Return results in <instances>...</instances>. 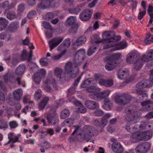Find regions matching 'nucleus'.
Returning <instances> with one entry per match:
<instances>
[{"mask_svg": "<svg viewBox=\"0 0 153 153\" xmlns=\"http://www.w3.org/2000/svg\"><path fill=\"white\" fill-rule=\"evenodd\" d=\"M133 113L134 117L127 120V124L126 127V129L129 132L132 133L130 136V141L132 143H136L139 140H147L150 139L152 135L150 134L149 131L147 132H136V131H133L134 128H130V125L133 124L137 123L135 118V115L137 114L136 111L134 112Z\"/></svg>", "mask_w": 153, "mask_h": 153, "instance_id": "f257e3e1", "label": "nucleus"}, {"mask_svg": "<svg viewBox=\"0 0 153 153\" xmlns=\"http://www.w3.org/2000/svg\"><path fill=\"white\" fill-rule=\"evenodd\" d=\"M126 61L129 64H134L133 68L139 70L141 68L143 64L140 59V55L137 51H133L127 55Z\"/></svg>", "mask_w": 153, "mask_h": 153, "instance_id": "f03ea898", "label": "nucleus"}, {"mask_svg": "<svg viewBox=\"0 0 153 153\" xmlns=\"http://www.w3.org/2000/svg\"><path fill=\"white\" fill-rule=\"evenodd\" d=\"M80 64L76 63L74 61V62L71 61L67 62L64 67L65 71L67 75L72 78L76 77L79 73L78 66Z\"/></svg>", "mask_w": 153, "mask_h": 153, "instance_id": "7ed1b4c3", "label": "nucleus"}, {"mask_svg": "<svg viewBox=\"0 0 153 153\" xmlns=\"http://www.w3.org/2000/svg\"><path fill=\"white\" fill-rule=\"evenodd\" d=\"M102 37L103 39L108 42L104 45V49L112 47L113 45L111 42L118 41L121 38L120 36H115L114 33L113 32H105L103 33Z\"/></svg>", "mask_w": 153, "mask_h": 153, "instance_id": "20e7f679", "label": "nucleus"}, {"mask_svg": "<svg viewBox=\"0 0 153 153\" xmlns=\"http://www.w3.org/2000/svg\"><path fill=\"white\" fill-rule=\"evenodd\" d=\"M98 131L94 127L89 125L85 126L83 128V131L82 135L86 139H88L90 137L98 134Z\"/></svg>", "mask_w": 153, "mask_h": 153, "instance_id": "39448f33", "label": "nucleus"}, {"mask_svg": "<svg viewBox=\"0 0 153 153\" xmlns=\"http://www.w3.org/2000/svg\"><path fill=\"white\" fill-rule=\"evenodd\" d=\"M43 82L44 85L43 88L46 92H51L53 89L51 87L52 86L54 90L56 89V81L54 79L51 77H48L44 80Z\"/></svg>", "mask_w": 153, "mask_h": 153, "instance_id": "423d86ee", "label": "nucleus"}, {"mask_svg": "<svg viewBox=\"0 0 153 153\" xmlns=\"http://www.w3.org/2000/svg\"><path fill=\"white\" fill-rule=\"evenodd\" d=\"M57 0H42L38 5V8L41 9H45L50 7H56L59 4Z\"/></svg>", "mask_w": 153, "mask_h": 153, "instance_id": "0eeeda50", "label": "nucleus"}, {"mask_svg": "<svg viewBox=\"0 0 153 153\" xmlns=\"http://www.w3.org/2000/svg\"><path fill=\"white\" fill-rule=\"evenodd\" d=\"M150 143L146 142L138 145L135 150L137 153H147L150 150Z\"/></svg>", "mask_w": 153, "mask_h": 153, "instance_id": "6e6552de", "label": "nucleus"}, {"mask_svg": "<svg viewBox=\"0 0 153 153\" xmlns=\"http://www.w3.org/2000/svg\"><path fill=\"white\" fill-rule=\"evenodd\" d=\"M100 88H97L96 86L90 87L87 89V91L89 93V97L93 99H96L99 98V93L97 91H99Z\"/></svg>", "mask_w": 153, "mask_h": 153, "instance_id": "1a4fd4ad", "label": "nucleus"}, {"mask_svg": "<svg viewBox=\"0 0 153 153\" xmlns=\"http://www.w3.org/2000/svg\"><path fill=\"white\" fill-rule=\"evenodd\" d=\"M121 97H123V100L120 97H117L115 99L116 103L124 105L128 103L131 100V97L128 94H122Z\"/></svg>", "mask_w": 153, "mask_h": 153, "instance_id": "9d476101", "label": "nucleus"}, {"mask_svg": "<svg viewBox=\"0 0 153 153\" xmlns=\"http://www.w3.org/2000/svg\"><path fill=\"white\" fill-rule=\"evenodd\" d=\"M47 118L48 122L53 125L56 124L59 122L58 116L56 112L48 114Z\"/></svg>", "mask_w": 153, "mask_h": 153, "instance_id": "9b49d317", "label": "nucleus"}, {"mask_svg": "<svg viewBox=\"0 0 153 153\" xmlns=\"http://www.w3.org/2000/svg\"><path fill=\"white\" fill-rule=\"evenodd\" d=\"M85 53V50L83 49H81L76 52L74 59V61L76 63H78V64L80 65L84 59Z\"/></svg>", "mask_w": 153, "mask_h": 153, "instance_id": "f8f14e48", "label": "nucleus"}, {"mask_svg": "<svg viewBox=\"0 0 153 153\" xmlns=\"http://www.w3.org/2000/svg\"><path fill=\"white\" fill-rule=\"evenodd\" d=\"M97 84V80L92 78H88L85 80L81 85L82 88H88L96 86Z\"/></svg>", "mask_w": 153, "mask_h": 153, "instance_id": "ddd939ff", "label": "nucleus"}, {"mask_svg": "<svg viewBox=\"0 0 153 153\" xmlns=\"http://www.w3.org/2000/svg\"><path fill=\"white\" fill-rule=\"evenodd\" d=\"M153 59V49L150 50L144 54L141 58V62H148Z\"/></svg>", "mask_w": 153, "mask_h": 153, "instance_id": "4468645a", "label": "nucleus"}, {"mask_svg": "<svg viewBox=\"0 0 153 153\" xmlns=\"http://www.w3.org/2000/svg\"><path fill=\"white\" fill-rule=\"evenodd\" d=\"M70 101L73 103L75 105L76 109H78L79 112L80 113H84L86 112V108L84 107L80 102L75 100L74 97H72V99L70 100Z\"/></svg>", "mask_w": 153, "mask_h": 153, "instance_id": "2eb2a0df", "label": "nucleus"}, {"mask_svg": "<svg viewBox=\"0 0 153 153\" xmlns=\"http://www.w3.org/2000/svg\"><path fill=\"white\" fill-rule=\"evenodd\" d=\"M54 73L57 79L59 80L64 79L67 75L65 71L63 72L62 69L59 68H55Z\"/></svg>", "mask_w": 153, "mask_h": 153, "instance_id": "dca6fc26", "label": "nucleus"}, {"mask_svg": "<svg viewBox=\"0 0 153 153\" xmlns=\"http://www.w3.org/2000/svg\"><path fill=\"white\" fill-rule=\"evenodd\" d=\"M92 14V11L87 9L83 10L79 14L80 19L83 21H86L91 17Z\"/></svg>", "mask_w": 153, "mask_h": 153, "instance_id": "f3484780", "label": "nucleus"}, {"mask_svg": "<svg viewBox=\"0 0 153 153\" xmlns=\"http://www.w3.org/2000/svg\"><path fill=\"white\" fill-rule=\"evenodd\" d=\"M63 40L62 38L58 37L53 38L49 42V45L50 51H51L57 46Z\"/></svg>", "mask_w": 153, "mask_h": 153, "instance_id": "a211bd4d", "label": "nucleus"}, {"mask_svg": "<svg viewBox=\"0 0 153 153\" xmlns=\"http://www.w3.org/2000/svg\"><path fill=\"white\" fill-rule=\"evenodd\" d=\"M86 38L84 36H82L78 38L74 42L73 47L76 49L78 48L84 44L86 41Z\"/></svg>", "mask_w": 153, "mask_h": 153, "instance_id": "6ab92c4d", "label": "nucleus"}, {"mask_svg": "<svg viewBox=\"0 0 153 153\" xmlns=\"http://www.w3.org/2000/svg\"><path fill=\"white\" fill-rule=\"evenodd\" d=\"M16 5L15 3H11L9 4L8 1H6L0 4V8L6 10H9L14 8Z\"/></svg>", "mask_w": 153, "mask_h": 153, "instance_id": "aec40b11", "label": "nucleus"}, {"mask_svg": "<svg viewBox=\"0 0 153 153\" xmlns=\"http://www.w3.org/2000/svg\"><path fill=\"white\" fill-rule=\"evenodd\" d=\"M86 107L91 109H95L99 107L98 104L95 101L88 100L86 101L85 103Z\"/></svg>", "mask_w": 153, "mask_h": 153, "instance_id": "412c9836", "label": "nucleus"}, {"mask_svg": "<svg viewBox=\"0 0 153 153\" xmlns=\"http://www.w3.org/2000/svg\"><path fill=\"white\" fill-rule=\"evenodd\" d=\"M112 149L116 153H120L123 151V148L122 145L119 142H114L112 144Z\"/></svg>", "mask_w": 153, "mask_h": 153, "instance_id": "4be33fe9", "label": "nucleus"}, {"mask_svg": "<svg viewBox=\"0 0 153 153\" xmlns=\"http://www.w3.org/2000/svg\"><path fill=\"white\" fill-rule=\"evenodd\" d=\"M98 82L100 85L106 87L111 86L114 84L113 80L112 79L105 80L103 79H100L99 80Z\"/></svg>", "mask_w": 153, "mask_h": 153, "instance_id": "5701e85b", "label": "nucleus"}, {"mask_svg": "<svg viewBox=\"0 0 153 153\" xmlns=\"http://www.w3.org/2000/svg\"><path fill=\"white\" fill-rule=\"evenodd\" d=\"M23 93V91L21 88H18L14 91L13 92L14 99L17 101L20 100L22 97Z\"/></svg>", "mask_w": 153, "mask_h": 153, "instance_id": "b1692460", "label": "nucleus"}, {"mask_svg": "<svg viewBox=\"0 0 153 153\" xmlns=\"http://www.w3.org/2000/svg\"><path fill=\"white\" fill-rule=\"evenodd\" d=\"M128 74L129 72L128 70H120L118 72L117 76L118 78L122 79L127 77Z\"/></svg>", "mask_w": 153, "mask_h": 153, "instance_id": "393cba45", "label": "nucleus"}, {"mask_svg": "<svg viewBox=\"0 0 153 153\" xmlns=\"http://www.w3.org/2000/svg\"><path fill=\"white\" fill-rule=\"evenodd\" d=\"M14 135V133L13 132L10 133L8 134L7 136L9 140L5 143V145H7L11 142L13 143H14L16 142H19V138L17 136H16L14 138H13Z\"/></svg>", "mask_w": 153, "mask_h": 153, "instance_id": "a878e982", "label": "nucleus"}, {"mask_svg": "<svg viewBox=\"0 0 153 153\" xmlns=\"http://www.w3.org/2000/svg\"><path fill=\"white\" fill-rule=\"evenodd\" d=\"M81 77L79 76L76 80L73 83L72 86L68 90V95L69 96L70 94H73L75 92V88L77 86L78 83L81 79Z\"/></svg>", "mask_w": 153, "mask_h": 153, "instance_id": "bb28decb", "label": "nucleus"}, {"mask_svg": "<svg viewBox=\"0 0 153 153\" xmlns=\"http://www.w3.org/2000/svg\"><path fill=\"white\" fill-rule=\"evenodd\" d=\"M93 122L94 125L102 128H104L107 124V121L104 120L102 119L100 121L99 119H96L94 120Z\"/></svg>", "mask_w": 153, "mask_h": 153, "instance_id": "cd10ccee", "label": "nucleus"}, {"mask_svg": "<svg viewBox=\"0 0 153 153\" xmlns=\"http://www.w3.org/2000/svg\"><path fill=\"white\" fill-rule=\"evenodd\" d=\"M118 65L117 62H113L109 59L108 62L105 66V69L108 71H110Z\"/></svg>", "mask_w": 153, "mask_h": 153, "instance_id": "c85d7f7f", "label": "nucleus"}, {"mask_svg": "<svg viewBox=\"0 0 153 153\" xmlns=\"http://www.w3.org/2000/svg\"><path fill=\"white\" fill-rule=\"evenodd\" d=\"M25 66L24 64L20 65L17 68L15 71V74L18 76H22L24 73Z\"/></svg>", "mask_w": 153, "mask_h": 153, "instance_id": "c756f323", "label": "nucleus"}, {"mask_svg": "<svg viewBox=\"0 0 153 153\" xmlns=\"http://www.w3.org/2000/svg\"><path fill=\"white\" fill-rule=\"evenodd\" d=\"M49 100V98L48 97H45L43 98L39 104V108L40 110L44 108Z\"/></svg>", "mask_w": 153, "mask_h": 153, "instance_id": "7c9ffc66", "label": "nucleus"}, {"mask_svg": "<svg viewBox=\"0 0 153 153\" xmlns=\"http://www.w3.org/2000/svg\"><path fill=\"white\" fill-rule=\"evenodd\" d=\"M127 45L126 42H122L120 43L116 44V46H114L113 50L116 51L123 49L126 48Z\"/></svg>", "mask_w": 153, "mask_h": 153, "instance_id": "2f4dec72", "label": "nucleus"}, {"mask_svg": "<svg viewBox=\"0 0 153 153\" xmlns=\"http://www.w3.org/2000/svg\"><path fill=\"white\" fill-rule=\"evenodd\" d=\"M141 105L143 107L144 110L148 111L150 110L152 107V103L150 101L147 100L142 102Z\"/></svg>", "mask_w": 153, "mask_h": 153, "instance_id": "473e14b6", "label": "nucleus"}, {"mask_svg": "<svg viewBox=\"0 0 153 153\" xmlns=\"http://www.w3.org/2000/svg\"><path fill=\"white\" fill-rule=\"evenodd\" d=\"M8 24V21L6 18L0 17V31L4 29Z\"/></svg>", "mask_w": 153, "mask_h": 153, "instance_id": "72a5a7b5", "label": "nucleus"}, {"mask_svg": "<svg viewBox=\"0 0 153 153\" xmlns=\"http://www.w3.org/2000/svg\"><path fill=\"white\" fill-rule=\"evenodd\" d=\"M19 24L18 22H12L9 26V30L12 32L16 31L19 27Z\"/></svg>", "mask_w": 153, "mask_h": 153, "instance_id": "f704fd0d", "label": "nucleus"}, {"mask_svg": "<svg viewBox=\"0 0 153 153\" xmlns=\"http://www.w3.org/2000/svg\"><path fill=\"white\" fill-rule=\"evenodd\" d=\"M144 84L146 85V87H149L151 85L152 83H153V69L151 71V75L150 78V80H144Z\"/></svg>", "mask_w": 153, "mask_h": 153, "instance_id": "c9c22d12", "label": "nucleus"}, {"mask_svg": "<svg viewBox=\"0 0 153 153\" xmlns=\"http://www.w3.org/2000/svg\"><path fill=\"white\" fill-rule=\"evenodd\" d=\"M121 54L120 53H115L111 55L109 59L113 62H116L118 60L121 59Z\"/></svg>", "mask_w": 153, "mask_h": 153, "instance_id": "e433bc0d", "label": "nucleus"}, {"mask_svg": "<svg viewBox=\"0 0 153 153\" xmlns=\"http://www.w3.org/2000/svg\"><path fill=\"white\" fill-rule=\"evenodd\" d=\"M7 18L10 20H12L16 18L17 16L16 13L13 11H9L7 15Z\"/></svg>", "mask_w": 153, "mask_h": 153, "instance_id": "4c0bfd02", "label": "nucleus"}, {"mask_svg": "<svg viewBox=\"0 0 153 153\" xmlns=\"http://www.w3.org/2000/svg\"><path fill=\"white\" fill-rule=\"evenodd\" d=\"M110 93V91L108 90H105L99 93V99H104L108 96Z\"/></svg>", "mask_w": 153, "mask_h": 153, "instance_id": "58836bf2", "label": "nucleus"}, {"mask_svg": "<svg viewBox=\"0 0 153 153\" xmlns=\"http://www.w3.org/2000/svg\"><path fill=\"white\" fill-rule=\"evenodd\" d=\"M149 124V123L148 121L141 122L139 126V129L140 130H142L147 128V127H150L151 126Z\"/></svg>", "mask_w": 153, "mask_h": 153, "instance_id": "ea45409f", "label": "nucleus"}, {"mask_svg": "<svg viewBox=\"0 0 153 153\" xmlns=\"http://www.w3.org/2000/svg\"><path fill=\"white\" fill-rule=\"evenodd\" d=\"M70 115V112L68 110L64 109L61 113V118L62 119H65L68 117Z\"/></svg>", "mask_w": 153, "mask_h": 153, "instance_id": "a19ab883", "label": "nucleus"}, {"mask_svg": "<svg viewBox=\"0 0 153 153\" xmlns=\"http://www.w3.org/2000/svg\"><path fill=\"white\" fill-rule=\"evenodd\" d=\"M39 146L41 147H43L45 149H48L51 148L52 145L48 142L45 141L42 145H39Z\"/></svg>", "mask_w": 153, "mask_h": 153, "instance_id": "79ce46f5", "label": "nucleus"}, {"mask_svg": "<svg viewBox=\"0 0 153 153\" xmlns=\"http://www.w3.org/2000/svg\"><path fill=\"white\" fill-rule=\"evenodd\" d=\"M8 128L7 122L4 120H0V129L5 130Z\"/></svg>", "mask_w": 153, "mask_h": 153, "instance_id": "37998d69", "label": "nucleus"}, {"mask_svg": "<svg viewBox=\"0 0 153 153\" xmlns=\"http://www.w3.org/2000/svg\"><path fill=\"white\" fill-rule=\"evenodd\" d=\"M76 21V17L71 16L68 18L67 22L70 25H72L75 23Z\"/></svg>", "mask_w": 153, "mask_h": 153, "instance_id": "c03bdc74", "label": "nucleus"}, {"mask_svg": "<svg viewBox=\"0 0 153 153\" xmlns=\"http://www.w3.org/2000/svg\"><path fill=\"white\" fill-rule=\"evenodd\" d=\"M2 82L0 81V90L2 88ZM5 96L3 93L0 91V104L3 103L4 101Z\"/></svg>", "mask_w": 153, "mask_h": 153, "instance_id": "a18cd8bd", "label": "nucleus"}, {"mask_svg": "<svg viewBox=\"0 0 153 153\" xmlns=\"http://www.w3.org/2000/svg\"><path fill=\"white\" fill-rule=\"evenodd\" d=\"M67 48H65V46L62 44L60 45L58 48V51L59 52L61 53V54L64 55L66 52V50Z\"/></svg>", "mask_w": 153, "mask_h": 153, "instance_id": "49530a36", "label": "nucleus"}, {"mask_svg": "<svg viewBox=\"0 0 153 153\" xmlns=\"http://www.w3.org/2000/svg\"><path fill=\"white\" fill-rule=\"evenodd\" d=\"M34 80L36 83L39 84L40 83L41 79L42 77L39 75V74L37 73L34 74Z\"/></svg>", "mask_w": 153, "mask_h": 153, "instance_id": "de8ad7c7", "label": "nucleus"}, {"mask_svg": "<svg viewBox=\"0 0 153 153\" xmlns=\"http://www.w3.org/2000/svg\"><path fill=\"white\" fill-rule=\"evenodd\" d=\"M97 47L95 46L91 47L88 50L87 54L90 56L93 54L96 51Z\"/></svg>", "mask_w": 153, "mask_h": 153, "instance_id": "09e8293b", "label": "nucleus"}, {"mask_svg": "<svg viewBox=\"0 0 153 153\" xmlns=\"http://www.w3.org/2000/svg\"><path fill=\"white\" fill-rule=\"evenodd\" d=\"M25 8L22 4H19L18 6V8L17 10V14L18 15L21 14L25 10Z\"/></svg>", "mask_w": 153, "mask_h": 153, "instance_id": "8fccbe9b", "label": "nucleus"}, {"mask_svg": "<svg viewBox=\"0 0 153 153\" xmlns=\"http://www.w3.org/2000/svg\"><path fill=\"white\" fill-rule=\"evenodd\" d=\"M42 96V91L40 89H38L36 91L35 94V97L36 99H39Z\"/></svg>", "mask_w": 153, "mask_h": 153, "instance_id": "3c124183", "label": "nucleus"}, {"mask_svg": "<svg viewBox=\"0 0 153 153\" xmlns=\"http://www.w3.org/2000/svg\"><path fill=\"white\" fill-rule=\"evenodd\" d=\"M139 12L138 15V19L139 20L141 19L146 14V11H142L140 9H139Z\"/></svg>", "mask_w": 153, "mask_h": 153, "instance_id": "603ef678", "label": "nucleus"}, {"mask_svg": "<svg viewBox=\"0 0 153 153\" xmlns=\"http://www.w3.org/2000/svg\"><path fill=\"white\" fill-rule=\"evenodd\" d=\"M54 17V14L51 12L47 13L46 15H45L44 16L45 19L48 20H49L52 19Z\"/></svg>", "mask_w": 153, "mask_h": 153, "instance_id": "864d4df0", "label": "nucleus"}, {"mask_svg": "<svg viewBox=\"0 0 153 153\" xmlns=\"http://www.w3.org/2000/svg\"><path fill=\"white\" fill-rule=\"evenodd\" d=\"M137 92L139 95H141L142 97L143 98H146L148 97L147 94L145 93V92L142 90H137Z\"/></svg>", "mask_w": 153, "mask_h": 153, "instance_id": "5fc2aeb1", "label": "nucleus"}, {"mask_svg": "<svg viewBox=\"0 0 153 153\" xmlns=\"http://www.w3.org/2000/svg\"><path fill=\"white\" fill-rule=\"evenodd\" d=\"M42 25L44 28L46 29H51V28L50 24L47 22H42Z\"/></svg>", "mask_w": 153, "mask_h": 153, "instance_id": "6e6d98bb", "label": "nucleus"}, {"mask_svg": "<svg viewBox=\"0 0 153 153\" xmlns=\"http://www.w3.org/2000/svg\"><path fill=\"white\" fill-rule=\"evenodd\" d=\"M144 84V81L143 80L142 81L137 83L136 85V87L138 88H146V85Z\"/></svg>", "mask_w": 153, "mask_h": 153, "instance_id": "4d7b16f0", "label": "nucleus"}, {"mask_svg": "<svg viewBox=\"0 0 153 153\" xmlns=\"http://www.w3.org/2000/svg\"><path fill=\"white\" fill-rule=\"evenodd\" d=\"M9 125L11 128H14L18 126V124L16 121H13L9 123Z\"/></svg>", "mask_w": 153, "mask_h": 153, "instance_id": "13d9d810", "label": "nucleus"}, {"mask_svg": "<svg viewBox=\"0 0 153 153\" xmlns=\"http://www.w3.org/2000/svg\"><path fill=\"white\" fill-rule=\"evenodd\" d=\"M62 44L63 45L67 48H68L70 45V40L68 38L65 39L63 42Z\"/></svg>", "mask_w": 153, "mask_h": 153, "instance_id": "bf43d9fd", "label": "nucleus"}, {"mask_svg": "<svg viewBox=\"0 0 153 153\" xmlns=\"http://www.w3.org/2000/svg\"><path fill=\"white\" fill-rule=\"evenodd\" d=\"M112 103H111L108 104H105L103 107L104 109L108 111L111 109V108H112Z\"/></svg>", "mask_w": 153, "mask_h": 153, "instance_id": "052dcab7", "label": "nucleus"}, {"mask_svg": "<svg viewBox=\"0 0 153 153\" xmlns=\"http://www.w3.org/2000/svg\"><path fill=\"white\" fill-rule=\"evenodd\" d=\"M94 115L96 116H101L103 114V112L101 110L99 109L94 111Z\"/></svg>", "mask_w": 153, "mask_h": 153, "instance_id": "680f3d73", "label": "nucleus"}, {"mask_svg": "<svg viewBox=\"0 0 153 153\" xmlns=\"http://www.w3.org/2000/svg\"><path fill=\"white\" fill-rule=\"evenodd\" d=\"M36 13L35 11L34 10H32L28 13L27 16L29 19L33 18L34 17Z\"/></svg>", "mask_w": 153, "mask_h": 153, "instance_id": "e2e57ef3", "label": "nucleus"}, {"mask_svg": "<svg viewBox=\"0 0 153 153\" xmlns=\"http://www.w3.org/2000/svg\"><path fill=\"white\" fill-rule=\"evenodd\" d=\"M69 12L72 14H77L80 11L79 9L78 8H73L69 9Z\"/></svg>", "mask_w": 153, "mask_h": 153, "instance_id": "0e129e2a", "label": "nucleus"}, {"mask_svg": "<svg viewBox=\"0 0 153 153\" xmlns=\"http://www.w3.org/2000/svg\"><path fill=\"white\" fill-rule=\"evenodd\" d=\"M21 58L23 60H25L27 58V51L26 50H24L21 55Z\"/></svg>", "mask_w": 153, "mask_h": 153, "instance_id": "69168bd1", "label": "nucleus"}, {"mask_svg": "<svg viewBox=\"0 0 153 153\" xmlns=\"http://www.w3.org/2000/svg\"><path fill=\"white\" fill-rule=\"evenodd\" d=\"M78 27L77 25L72 26L70 29V32L71 33H76L77 32Z\"/></svg>", "mask_w": 153, "mask_h": 153, "instance_id": "338daca9", "label": "nucleus"}, {"mask_svg": "<svg viewBox=\"0 0 153 153\" xmlns=\"http://www.w3.org/2000/svg\"><path fill=\"white\" fill-rule=\"evenodd\" d=\"M39 75L42 77V76H44L45 75L46 72V71L44 69H41L38 72Z\"/></svg>", "mask_w": 153, "mask_h": 153, "instance_id": "774afa93", "label": "nucleus"}]
</instances>
